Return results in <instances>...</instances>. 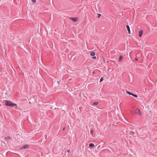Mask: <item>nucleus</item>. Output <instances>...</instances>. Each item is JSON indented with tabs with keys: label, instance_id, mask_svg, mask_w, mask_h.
I'll return each mask as SVG.
<instances>
[{
	"label": "nucleus",
	"instance_id": "ddd939ff",
	"mask_svg": "<svg viewBox=\"0 0 157 157\" xmlns=\"http://www.w3.org/2000/svg\"><path fill=\"white\" fill-rule=\"evenodd\" d=\"M103 80V77H101L100 80V82H101Z\"/></svg>",
	"mask_w": 157,
	"mask_h": 157
},
{
	"label": "nucleus",
	"instance_id": "2eb2a0df",
	"mask_svg": "<svg viewBox=\"0 0 157 157\" xmlns=\"http://www.w3.org/2000/svg\"><path fill=\"white\" fill-rule=\"evenodd\" d=\"M10 139V137H8L6 138V139L7 140H8Z\"/></svg>",
	"mask_w": 157,
	"mask_h": 157
},
{
	"label": "nucleus",
	"instance_id": "7ed1b4c3",
	"mask_svg": "<svg viewBox=\"0 0 157 157\" xmlns=\"http://www.w3.org/2000/svg\"><path fill=\"white\" fill-rule=\"evenodd\" d=\"M127 92L128 94L129 95H132L135 97L137 98L138 97V96L137 95L133 94L132 93L129 92Z\"/></svg>",
	"mask_w": 157,
	"mask_h": 157
},
{
	"label": "nucleus",
	"instance_id": "f257e3e1",
	"mask_svg": "<svg viewBox=\"0 0 157 157\" xmlns=\"http://www.w3.org/2000/svg\"><path fill=\"white\" fill-rule=\"evenodd\" d=\"M5 105L7 106L11 107L15 106V109H17V105L16 104L12 103L11 101L9 100H6L5 101Z\"/></svg>",
	"mask_w": 157,
	"mask_h": 157
},
{
	"label": "nucleus",
	"instance_id": "f8f14e48",
	"mask_svg": "<svg viewBox=\"0 0 157 157\" xmlns=\"http://www.w3.org/2000/svg\"><path fill=\"white\" fill-rule=\"evenodd\" d=\"M90 133L92 135H93V130L92 129H91L90 131Z\"/></svg>",
	"mask_w": 157,
	"mask_h": 157
},
{
	"label": "nucleus",
	"instance_id": "9d476101",
	"mask_svg": "<svg viewBox=\"0 0 157 157\" xmlns=\"http://www.w3.org/2000/svg\"><path fill=\"white\" fill-rule=\"evenodd\" d=\"M98 104V102H94L93 103V105H97Z\"/></svg>",
	"mask_w": 157,
	"mask_h": 157
},
{
	"label": "nucleus",
	"instance_id": "dca6fc26",
	"mask_svg": "<svg viewBox=\"0 0 157 157\" xmlns=\"http://www.w3.org/2000/svg\"><path fill=\"white\" fill-rule=\"evenodd\" d=\"M101 14H98V18H99L101 16Z\"/></svg>",
	"mask_w": 157,
	"mask_h": 157
},
{
	"label": "nucleus",
	"instance_id": "0eeeda50",
	"mask_svg": "<svg viewBox=\"0 0 157 157\" xmlns=\"http://www.w3.org/2000/svg\"><path fill=\"white\" fill-rule=\"evenodd\" d=\"M29 147V145L27 144H26L23 147L21 148V149H22V148H28Z\"/></svg>",
	"mask_w": 157,
	"mask_h": 157
},
{
	"label": "nucleus",
	"instance_id": "423d86ee",
	"mask_svg": "<svg viewBox=\"0 0 157 157\" xmlns=\"http://www.w3.org/2000/svg\"><path fill=\"white\" fill-rule=\"evenodd\" d=\"M126 28L128 30V33L129 34H130V30L129 26L128 25H126Z\"/></svg>",
	"mask_w": 157,
	"mask_h": 157
},
{
	"label": "nucleus",
	"instance_id": "20e7f679",
	"mask_svg": "<svg viewBox=\"0 0 157 157\" xmlns=\"http://www.w3.org/2000/svg\"><path fill=\"white\" fill-rule=\"evenodd\" d=\"M70 19L71 20L74 22H76L78 21V19L77 18H72L71 17Z\"/></svg>",
	"mask_w": 157,
	"mask_h": 157
},
{
	"label": "nucleus",
	"instance_id": "1a4fd4ad",
	"mask_svg": "<svg viewBox=\"0 0 157 157\" xmlns=\"http://www.w3.org/2000/svg\"><path fill=\"white\" fill-rule=\"evenodd\" d=\"M123 58V57L122 56H119V62H121V59H122Z\"/></svg>",
	"mask_w": 157,
	"mask_h": 157
},
{
	"label": "nucleus",
	"instance_id": "6ab92c4d",
	"mask_svg": "<svg viewBox=\"0 0 157 157\" xmlns=\"http://www.w3.org/2000/svg\"><path fill=\"white\" fill-rule=\"evenodd\" d=\"M64 129H65V128H64L63 129V130H64Z\"/></svg>",
	"mask_w": 157,
	"mask_h": 157
},
{
	"label": "nucleus",
	"instance_id": "f3484780",
	"mask_svg": "<svg viewBox=\"0 0 157 157\" xmlns=\"http://www.w3.org/2000/svg\"><path fill=\"white\" fill-rule=\"evenodd\" d=\"M93 59H96V56H93Z\"/></svg>",
	"mask_w": 157,
	"mask_h": 157
},
{
	"label": "nucleus",
	"instance_id": "39448f33",
	"mask_svg": "<svg viewBox=\"0 0 157 157\" xmlns=\"http://www.w3.org/2000/svg\"><path fill=\"white\" fill-rule=\"evenodd\" d=\"M94 145L93 143H90L89 144V147L90 148H93L94 147Z\"/></svg>",
	"mask_w": 157,
	"mask_h": 157
},
{
	"label": "nucleus",
	"instance_id": "4468645a",
	"mask_svg": "<svg viewBox=\"0 0 157 157\" xmlns=\"http://www.w3.org/2000/svg\"><path fill=\"white\" fill-rule=\"evenodd\" d=\"M33 2V3H36V0H31Z\"/></svg>",
	"mask_w": 157,
	"mask_h": 157
},
{
	"label": "nucleus",
	"instance_id": "6e6552de",
	"mask_svg": "<svg viewBox=\"0 0 157 157\" xmlns=\"http://www.w3.org/2000/svg\"><path fill=\"white\" fill-rule=\"evenodd\" d=\"M143 33V31L140 30L139 32V36L140 37H141Z\"/></svg>",
	"mask_w": 157,
	"mask_h": 157
},
{
	"label": "nucleus",
	"instance_id": "a211bd4d",
	"mask_svg": "<svg viewBox=\"0 0 157 157\" xmlns=\"http://www.w3.org/2000/svg\"><path fill=\"white\" fill-rule=\"evenodd\" d=\"M135 60L137 61V60H138V59L137 58H136L135 59Z\"/></svg>",
	"mask_w": 157,
	"mask_h": 157
},
{
	"label": "nucleus",
	"instance_id": "aec40b11",
	"mask_svg": "<svg viewBox=\"0 0 157 157\" xmlns=\"http://www.w3.org/2000/svg\"><path fill=\"white\" fill-rule=\"evenodd\" d=\"M69 150H68V151H67L68 152H69Z\"/></svg>",
	"mask_w": 157,
	"mask_h": 157
},
{
	"label": "nucleus",
	"instance_id": "f03ea898",
	"mask_svg": "<svg viewBox=\"0 0 157 157\" xmlns=\"http://www.w3.org/2000/svg\"><path fill=\"white\" fill-rule=\"evenodd\" d=\"M135 113H136L140 116L142 115V113L140 112V110L138 108H137L135 111Z\"/></svg>",
	"mask_w": 157,
	"mask_h": 157
},
{
	"label": "nucleus",
	"instance_id": "9b49d317",
	"mask_svg": "<svg viewBox=\"0 0 157 157\" xmlns=\"http://www.w3.org/2000/svg\"><path fill=\"white\" fill-rule=\"evenodd\" d=\"M90 55L92 56H94L95 55V53L94 52H92L90 53Z\"/></svg>",
	"mask_w": 157,
	"mask_h": 157
}]
</instances>
